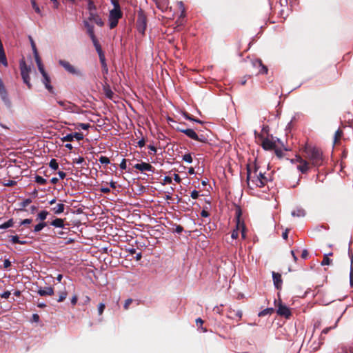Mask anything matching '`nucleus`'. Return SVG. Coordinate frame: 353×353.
Returning a JSON list of instances; mask_svg holds the SVG:
<instances>
[{
	"label": "nucleus",
	"instance_id": "obj_22",
	"mask_svg": "<svg viewBox=\"0 0 353 353\" xmlns=\"http://www.w3.org/2000/svg\"><path fill=\"white\" fill-rule=\"evenodd\" d=\"M34 56V59H35L36 63L37 64L38 69H39V72L41 73H44V72L46 70H45V69L43 68V64L41 63V58H40L39 54H35Z\"/></svg>",
	"mask_w": 353,
	"mask_h": 353
},
{
	"label": "nucleus",
	"instance_id": "obj_25",
	"mask_svg": "<svg viewBox=\"0 0 353 353\" xmlns=\"http://www.w3.org/2000/svg\"><path fill=\"white\" fill-rule=\"evenodd\" d=\"M58 294H59V299H57V302L61 303L65 300V299L68 296V292L66 291L65 289H64L62 291H59L58 292Z\"/></svg>",
	"mask_w": 353,
	"mask_h": 353
},
{
	"label": "nucleus",
	"instance_id": "obj_53",
	"mask_svg": "<svg viewBox=\"0 0 353 353\" xmlns=\"http://www.w3.org/2000/svg\"><path fill=\"white\" fill-rule=\"evenodd\" d=\"M10 238V241L12 243H19V236L17 235H12V236H9Z\"/></svg>",
	"mask_w": 353,
	"mask_h": 353
},
{
	"label": "nucleus",
	"instance_id": "obj_55",
	"mask_svg": "<svg viewBox=\"0 0 353 353\" xmlns=\"http://www.w3.org/2000/svg\"><path fill=\"white\" fill-rule=\"evenodd\" d=\"M111 2L114 6L113 9L121 10L120 4L118 0H111Z\"/></svg>",
	"mask_w": 353,
	"mask_h": 353
},
{
	"label": "nucleus",
	"instance_id": "obj_38",
	"mask_svg": "<svg viewBox=\"0 0 353 353\" xmlns=\"http://www.w3.org/2000/svg\"><path fill=\"white\" fill-rule=\"evenodd\" d=\"M1 183L5 186H13L17 182L14 180H6L4 179L3 181H1Z\"/></svg>",
	"mask_w": 353,
	"mask_h": 353
},
{
	"label": "nucleus",
	"instance_id": "obj_26",
	"mask_svg": "<svg viewBox=\"0 0 353 353\" xmlns=\"http://www.w3.org/2000/svg\"><path fill=\"white\" fill-rule=\"evenodd\" d=\"M84 26L87 29V32L90 37L94 35V26L88 23V21H84Z\"/></svg>",
	"mask_w": 353,
	"mask_h": 353
},
{
	"label": "nucleus",
	"instance_id": "obj_8",
	"mask_svg": "<svg viewBox=\"0 0 353 353\" xmlns=\"http://www.w3.org/2000/svg\"><path fill=\"white\" fill-rule=\"evenodd\" d=\"M57 102L59 105L63 107V110L68 112H76L78 109L77 105L68 101L57 100Z\"/></svg>",
	"mask_w": 353,
	"mask_h": 353
},
{
	"label": "nucleus",
	"instance_id": "obj_20",
	"mask_svg": "<svg viewBox=\"0 0 353 353\" xmlns=\"http://www.w3.org/2000/svg\"><path fill=\"white\" fill-rule=\"evenodd\" d=\"M50 225L55 228H63L64 227V220L60 218H57L50 223Z\"/></svg>",
	"mask_w": 353,
	"mask_h": 353
},
{
	"label": "nucleus",
	"instance_id": "obj_52",
	"mask_svg": "<svg viewBox=\"0 0 353 353\" xmlns=\"http://www.w3.org/2000/svg\"><path fill=\"white\" fill-rule=\"evenodd\" d=\"M30 42H31V46H32V50H33V52H34V55L39 54L38 52H37V47H36L35 43L34 42L33 39L30 37Z\"/></svg>",
	"mask_w": 353,
	"mask_h": 353
},
{
	"label": "nucleus",
	"instance_id": "obj_6",
	"mask_svg": "<svg viewBox=\"0 0 353 353\" xmlns=\"http://www.w3.org/2000/svg\"><path fill=\"white\" fill-rule=\"evenodd\" d=\"M296 161L299 163V164L297 165V169L302 173V174H306L308 172L310 169L312 167V165L310 162H309L305 159H303L300 156L296 157Z\"/></svg>",
	"mask_w": 353,
	"mask_h": 353
},
{
	"label": "nucleus",
	"instance_id": "obj_36",
	"mask_svg": "<svg viewBox=\"0 0 353 353\" xmlns=\"http://www.w3.org/2000/svg\"><path fill=\"white\" fill-rule=\"evenodd\" d=\"M1 64L3 65L4 66L8 65L6 53L4 52L2 45H1Z\"/></svg>",
	"mask_w": 353,
	"mask_h": 353
},
{
	"label": "nucleus",
	"instance_id": "obj_35",
	"mask_svg": "<svg viewBox=\"0 0 353 353\" xmlns=\"http://www.w3.org/2000/svg\"><path fill=\"white\" fill-rule=\"evenodd\" d=\"M49 166L54 170H57L59 168V164L57 160L52 159L49 163Z\"/></svg>",
	"mask_w": 353,
	"mask_h": 353
},
{
	"label": "nucleus",
	"instance_id": "obj_63",
	"mask_svg": "<svg viewBox=\"0 0 353 353\" xmlns=\"http://www.w3.org/2000/svg\"><path fill=\"white\" fill-rule=\"evenodd\" d=\"M163 181H164V183L163 184H165V183L170 184V183H172V180L170 176H166L164 177Z\"/></svg>",
	"mask_w": 353,
	"mask_h": 353
},
{
	"label": "nucleus",
	"instance_id": "obj_61",
	"mask_svg": "<svg viewBox=\"0 0 353 353\" xmlns=\"http://www.w3.org/2000/svg\"><path fill=\"white\" fill-rule=\"evenodd\" d=\"M199 193L198 191L196 190H193L192 192H191V197L194 199H196L199 197Z\"/></svg>",
	"mask_w": 353,
	"mask_h": 353
},
{
	"label": "nucleus",
	"instance_id": "obj_41",
	"mask_svg": "<svg viewBox=\"0 0 353 353\" xmlns=\"http://www.w3.org/2000/svg\"><path fill=\"white\" fill-rule=\"evenodd\" d=\"M133 299H131V298H129L128 299H126L124 302V304H123V309L125 310H128L129 308H130V305L132 304V303L133 302Z\"/></svg>",
	"mask_w": 353,
	"mask_h": 353
},
{
	"label": "nucleus",
	"instance_id": "obj_46",
	"mask_svg": "<svg viewBox=\"0 0 353 353\" xmlns=\"http://www.w3.org/2000/svg\"><path fill=\"white\" fill-rule=\"evenodd\" d=\"M73 139L75 138L77 141H81L83 139V134L81 132L72 133Z\"/></svg>",
	"mask_w": 353,
	"mask_h": 353
},
{
	"label": "nucleus",
	"instance_id": "obj_10",
	"mask_svg": "<svg viewBox=\"0 0 353 353\" xmlns=\"http://www.w3.org/2000/svg\"><path fill=\"white\" fill-rule=\"evenodd\" d=\"M134 168L137 170H139L141 172L148 171L152 172L154 171V168L152 166L150 163L145 162H141V163H137L134 165Z\"/></svg>",
	"mask_w": 353,
	"mask_h": 353
},
{
	"label": "nucleus",
	"instance_id": "obj_60",
	"mask_svg": "<svg viewBox=\"0 0 353 353\" xmlns=\"http://www.w3.org/2000/svg\"><path fill=\"white\" fill-rule=\"evenodd\" d=\"M32 220L31 219H26L24 220H23L21 223H20V225H29L32 223Z\"/></svg>",
	"mask_w": 353,
	"mask_h": 353
},
{
	"label": "nucleus",
	"instance_id": "obj_45",
	"mask_svg": "<svg viewBox=\"0 0 353 353\" xmlns=\"http://www.w3.org/2000/svg\"><path fill=\"white\" fill-rule=\"evenodd\" d=\"M15 170H19V168L16 165H10L6 168L7 174H10L13 172Z\"/></svg>",
	"mask_w": 353,
	"mask_h": 353
},
{
	"label": "nucleus",
	"instance_id": "obj_15",
	"mask_svg": "<svg viewBox=\"0 0 353 353\" xmlns=\"http://www.w3.org/2000/svg\"><path fill=\"white\" fill-rule=\"evenodd\" d=\"M261 146L265 150H272L276 148V143L270 139L265 138L263 139Z\"/></svg>",
	"mask_w": 353,
	"mask_h": 353
},
{
	"label": "nucleus",
	"instance_id": "obj_54",
	"mask_svg": "<svg viewBox=\"0 0 353 353\" xmlns=\"http://www.w3.org/2000/svg\"><path fill=\"white\" fill-rule=\"evenodd\" d=\"M238 236H239V228L237 227L236 229L232 230V234H231V237L233 239H237Z\"/></svg>",
	"mask_w": 353,
	"mask_h": 353
},
{
	"label": "nucleus",
	"instance_id": "obj_40",
	"mask_svg": "<svg viewBox=\"0 0 353 353\" xmlns=\"http://www.w3.org/2000/svg\"><path fill=\"white\" fill-rule=\"evenodd\" d=\"M182 159H183V161H184L187 163H191L193 161L190 153H187V154H184L183 156Z\"/></svg>",
	"mask_w": 353,
	"mask_h": 353
},
{
	"label": "nucleus",
	"instance_id": "obj_34",
	"mask_svg": "<svg viewBox=\"0 0 353 353\" xmlns=\"http://www.w3.org/2000/svg\"><path fill=\"white\" fill-rule=\"evenodd\" d=\"M46 225L47 223L46 222H41L34 226V232H38L41 231L43 228H45Z\"/></svg>",
	"mask_w": 353,
	"mask_h": 353
},
{
	"label": "nucleus",
	"instance_id": "obj_30",
	"mask_svg": "<svg viewBox=\"0 0 353 353\" xmlns=\"http://www.w3.org/2000/svg\"><path fill=\"white\" fill-rule=\"evenodd\" d=\"M305 214V212L304 210L303 209H299L297 210H294L292 212V215L293 216H304Z\"/></svg>",
	"mask_w": 353,
	"mask_h": 353
},
{
	"label": "nucleus",
	"instance_id": "obj_64",
	"mask_svg": "<svg viewBox=\"0 0 353 353\" xmlns=\"http://www.w3.org/2000/svg\"><path fill=\"white\" fill-rule=\"evenodd\" d=\"M11 266V262L8 259H5L3 261V267L7 269Z\"/></svg>",
	"mask_w": 353,
	"mask_h": 353
},
{
	"label": "nucleus",
	"instance_id": "obj_59",
	"mask_svg": "<svg viewBox=\"0 0 353 353\" xmlns=\"http://www.w3.org/2000/svg\"><path fill=\"white\" fill-rule=\"evenodd\" d=\"M84 161V158L79 157L78 158H76L73 160V162L77 164H81Z\"/></svg>",
	"mask_w": 353,
	"mask_h": 353
},
{
	"label": "nucleus",
	"instance_id": "obj_21",
	"mask_svg": "<svg viewBox=\"0 0 353 353\" xmlns=\"http://www.w3.org/2000/svg\"><path fill=\"white\" fill-rule=\"evenodd\" d=\"M64 209H65V205L63 203H59L55 207L52 208V211L55 214H60L62 212H63Z\"/></svg>",
	"mask_w": 353,
	"mask_h": 353
},
{
	"label": "nucleus",
	"instance_id": "obj_50",
	"mask_svg": "<svg viewBox=\"0 0 353 353\" xmlns=\"http://www.w3.org/2000/svg\"><path fill=\"white\" fill-rule=\"evenodd\" d=\"M62 141H72L74 139H73V137H72V134H67L66 136L63 137L62 139H61Z\"/></svg>",
	"mask_w": 353,
	"mask_h": 353
},
{
	"label": "nucleus",
	"instance_id": "obj_3",
	"mask_svg": "<svg viewBox=\"0 0 353 353\" xmlns=\"http://www.w3.org/2000/svg\"><path fill=\"white\" fill-rule=\"evenodd\" d=\"M19 68L23 83L27 85L29 89H30L32 88V85L30 83L29 74L31 72V67L26 64L24 57H23L19 61Z\"/></svg>",
	"mask_w": 353,
	"mask_h": 353
},
{
	"label": "nucleus",
	"instance_id": "obj_48",
	"mask_svg": "<svg viewBox=\"0 0 353 353\" xmlns=\"http://www.w3.org/2000/svg\"><path fill=\"white\" fill-rule=\"evenodd\" d=\"M98 54H99V60H100L101 64V65H105V63H106V60H105L104 52H102L99 53Z\"/></svg>",
	"mask_w": 353,
	"mask_h": 353
},
{
	"label": "nucleus",
	"instance_id": "obj_62",
	"mask_svg": "<svg viewBox=\"0 0 353 353\" xmlns=\"http://www.w3.org/2000/svg\"><path fill=\"white\" fill-rule=\"evenodd\" d=\"M119 166H120V168L122 170H125L126 168V159H122Z\"/></svg>",
	"mask_w": 353,
	"mask_h": 353
},
{
	"label": "nucleus",
	"instance_id": "obj_58",
	"mask_svg": "<svg viewBox=\"0 0 353 353\" xmlns=\"http://www.w3.org/2000/svg\"><path fill=\"white\" fill-rule=\"evenodd\" d=\"M77 301H78V296L77 294H74L72 296V297L71 298V304L72 305V307H74V305H76L77 303Z\"/></svg>",
	"mask_w": 353,
	"mask_h": 353
},
{
	"label": "nucleus",
	"instance_id": "obj_47",
	"mask_svg": "<svg viewBox=\"0 0 353 353\" xmlns=\"http://www.w3.org/2000/svg\"><path fill=\"white\" fill-rule=\"evenodd\" d=\"M105 94L108 99H112L114 95V92L110 88H105Z\"/></svg>",
	"mask_w": 353,
	"mask_h": 353
},
{
	"label": "nucleus",
	"instance_id": "obj_16",
	"mask_svg": "<svg viewBox=\"0 0 353 353\" xmlns=\"http://www.w3.org/2000/svg\"><path fill=\"white\" fill-rule=\"evenodd\" d=\"M37 293L39 295H40L41 296H52L54 294V288L52 287L49 286V287H45L44 288H40L38 290Z\"/></svg>",
	"mask_w": 353,
	"mask_h": 353
},
{
	"label": "nucleus",
	"instance_id": "obj_18",
	"mask_svg": "<svg viewBox=\"0 0 353 353\" xmlns=\"http://www.w3.org/2000/svg\"><path fill=\"white\" fill-rule=\"evenodd\" d=\"M123 16L121 10L112 9L110 11L109 18L120 19Z\"/></svg>",
	"mask_w": 353,
	"mask_h": 353
},
{
	"label": "nucleus",
	"instance_id": "obj_14",
	"mask_svg": "<svg viewBox=\"0 0 353 353\" xmlns=\"http://www.w3.org/2000/svg\"><path fill=\"white\" fill-rule=\"evenodd\" d=\"M1 100L3 101L6 108L9 110L12 109V103L8 98L7 92L6 91L4 87L1 84Z\"/></svg>",
	"mask_w": 353,
	"mask_h": 353
},
{
	"label": "nucleus",
	"instance_id": "obj_4",
	"mask_svg": "<svg viewBox=\"0 0 353 353\" xmlns=\"http://www.w3.org/2000/svg\"><path fill=\"white\" fill-rule=\"evenodd\" d=\"M275 305L277 307L276 313L279 316H283L286 319H290L292 316V312L290 309L287 307L285 305L282 303L281 300L279 299L277 302L276 300L274 301Z\"/></svg>",
	"mask_w": 353,
	"mask_h": 353
},
{
	"label": "nucleus",
	"instance_id": "obj_13",
	"mask_svg": "<svg viewBox=\"0 0 353 353\" xmlns=\"http://www.w3.org/2000/svg\"><path fill=\"white\" fill-rule=\"evenodd\" d=\"M272 279L275 288L277 290H281L283 283L281 274L275 272H272Z\"/></svg>",
	"mask_w": 353,
	"mask_h": 353
},
{
	"label": "nucleus",
	"instance_id": "obj_7",
	"mask_svg": "<svg viewBox=\"0 0 353 353\" xmlns=\"http://www.w3.org/2000/svg\"><path fill=\"white\" fill-rule=\"evenodd\" d=\"M59 63L69 73L77 76L81 75L80 70L77 69L74 65H71L68 61L65 60H59Z\"/></svg>",
	"mask_w": 353,
	"mask_h": 353
},
{
	"label": "nucleus",
	"instance_id": "obj_39",
	"mask_svg": "<svg viewBox=\"0 0 353 353\" xmlns=\"http://www.w3.org/2000/svg\"><path fill=\"white\" fill-rule=\"evenodd\" d=\"M13 224H14V221L11 219L8 220L7 222H5L4 223L1 224V229H6L10 227H12V226H13Z\"/></svg>",
	"mask_w": 353,
	"mask_h": 353
},
{
	"label": "nucleus",
	"instance_id": "obj_23",
	"mask_svg": "<svg viewBox=\"0 0 353 353\" xmlns=\"http://www.w3.org/2000/svg\"><path fill=\"white\" fill-rule=\"evenodd\" d=\"M332 254H333L332 252H330L329 254H324L323 259L321 263V265H330L332 260L329 258V256H332Z\"/></svg>",
	"mask_w": 353,
	"mask_h": 353
},
{
	"label": "nucleus",
	"instance_id": "obj_12",
	"mask_svg": "<svg viewBox=\"0 0 353 353\" xmlns=\"http://www.w3.org/2000/svg\"><path fill=\"white\" fill-rule=\"evenodd\" d=\"M88 20L95 23L99 26H103V21L97 12L89 13Z\"/></svg>",
	"mask_w": 353,
	"mask_h": 353
},
{
	"label": "nucleus",
	"instance_id": "obj_42",
	"mask_svg": "<svg viewBox=\"0 0 353 353\" xmlns=\"http://www.w3.org/2000/svg\"><path fill=\"white\" fill-rule=\"evenodd\" d=\"M99 161L101 164L108 165L110 163V159L105 156H101L99 159Z\"/></svg>",
	"mask_w": 353,
	"mask_h": 353
},
{
	"label": "nucleus",
	"instance_id": "obj_31",
	"mask_svg": "<svg viewBox=\"0 0 353 353\" xmlns=\"http://www.w3.org/2000/svg\"><path fill=\"white\" fill-rule=\"evenodd\" d=\"M34 181L40 185H46L47 183L46 179L39 175H36L34 177Z\"/></svg>",
	"mask_w": 353,
	"mask_h": 353
},
{
	"label": "nucleus",
	"instance_id": "obj_32",
	"mask_svg": "<svg viewBox=\"0 0 353 353\" xmlns=\"http://www.w3.org/2000/svg\"><path fill=\"white\" fill-rule=\"evenodd\" d=\"M88 9L89 10V13L96 12V6L92 0H88Z\"/></svg>",
	"mask_w": 353,
	"mask_h": 353
},
{
	"label": "nucleus",
	"instance_id": "obj_24",
	"mask_svg": "<svg viewBox=\"0 0 353 353\" xmlns=\"http://www.w3.org/2000/svg\"><path fill=\"white\" fill-rule=\"evenodd\" d=\"M343 131L341 129H338L335 132L334 138V145L337 144L340 141V140L343 136Z\"/></svg>",
	"mask_w": 353,
	"mask_h": 353
},
{
	"label": "nucleus",
	"instance_id": "obj_19",
	"mask_svg": "<svg viewBox=\"0 0 353 353\" xmlns=\"http://www.w3.org/2000/svg\"><path fill=\"white\" fill-rule=\"evenodd\" d=\"M254 65H256V66L258 65L260 68V69L259 70V73L267 74L268 68L263 64L261 60H260V59L256 60L254 62Z\"/></svg>",
	"mask_w": 353,
	"mask_h": 353
},
{
	"label": "nucleus",
	"instance_id": "obj_28",
	"mask_svg": "<svg viewBox=\"0 0 353 353\" xmlns=\"http://www.w3.org/2000/svg\"><path fill=\"white\" fill-rule=\"evenodd\" d=\"M30 2H31V5H32V8L34 10V11L39 14V15H42V13H41V9L39 7V6L37 5V2L35 0H30Z\"/></svg>",
	"mask_w": 353,
	"mask_h": 353
},
{
	"label": "nucleus",
	"instance_id": "obj_2",
	"mask_svg": "<svg viewBox=\"0 0 353 353\" xmlns=\"http://www.w3.org/2000/svg\"><path fill=\"white\" fill-rule=\"evenodd\" d=\"M303 156L310 162L312 167H319L323 164V157L321 150L312 145H306L303 149Z\"/></svg>",
	"mask_w": 353,
	"mask_h": 353
},
{
	"label": "nucleus",
	"instance_id": "obj_29",
	"mask_svg": "<svg viewBox=\"0 0 353 353\" xmlns=\"http://www.w3.org/2000/svg\"><path fill=\"white\" fill-rule=\"evenodd\" d=\"M48 212L46 210L41 211L38 215H37V219H39L42 222L46 219L47 216L48 215Z\"/></svg>",
	"mask_w": 353,
	"mask_h": 353
},
{
	"label": "nucleus",
	"instance_id": "obj_1",
	"mask_svg": "<svg viewBox=\"0 0 353 353\" xmlns=\"http://www.w3.org/2000/svg\"><path fill=\"white\" fill-rule=\"evenodd\" d=\"M259 167L256 162L254 163L253 165H247L246 182L248 187L251 190L263 188L268 181L267 176L265 175V173L259 171Z\"/></svg>",
	"mask_w": 353,
	"mask_h": 353
},
{
	"label": "nucleus",
	"instance_id": "obj_37",
	"mask_svg": "<svg viewBox=\"0 0 353 353\" xmlns=\"http://www.w3.org/2000/svg\"><path fill=\"white\" fill-rule=\"evenodd\" d=\"M119 20V19H114L109 18L110 28V29L114 28L117 26Z\"/></svg>",
	"mask_w": 353,
	"mask_h": 353
},
{
	"label": "nucleus",
	"instance_id": "obj_57",
	"mask_svg": "<svg viewBox=\"0 0 353 353\" xmlns=\"http://www.w3.org/2000/svg\"><path fill=\"white\" fill-rule=\"evenodd\" d=\"M194 140L201 142V143H207L208 142V139L205 138V137L204 135H201V136L198 135V139H194Z\"/></svg>",
	"mask_w": 353,
	"mask_h": 353
},
{
	"label": "nucleus",
	"instance_id": "obj_17",
	"mask_svg": "<svg viewBox=\"0 0 353 353\" xmlns=\"http://www.w3.org/2000/svg\"><path fill=\"white\" fill-rule=\"evenodd\" d=\"M242 311L240 310H235L234 309L229 308L227 316L230 319H234L235 317H238L240 320L242 318Z\"/></svg>",
	"mask_w": 353,
	"mask_h": 353
},
{
	"label": "nucleus",
	"instance_id": "obj_44",
	"mask_svg": "<svg viewBox=\"0 0 353 353\" xmlns=\"http://www.w3.org/2000/svg\"><path fill=\"white\" fill-rule=\"evenodd\" d=\"M196 325L199 327H201L202 331L203 332H205L207 331V330L205 328H203L202 327L203 324V321L201 319V318H198L197 319H196Z\"/></svg>",
	"mask_w": 353,
	"mask_h": 353
},
{
	"label": "nucleus",
	"instance_id": "obj_33",
	"mask_svg": "<svg viewBox=\"0 0 353 353\" xmlns=\"http://www.w3.org/2000/svg\"><path fill=\"white\" fill-rule=\"evenodd\" d=\"M183 117L187 119V120H190V121H195L196 123H201L202 121L199 120V119H194L193 118L189 113L186 112H183Z\"/></svg>",
	"mask_w": 353,
	"mask_h": 353
},
{
	"label": "nucleus",
	"instance_id": "obj_49",
	"mask_svg": "<svg viewBox=\"0 0 353 353\" xmlns=\"http://www.w3.org/2000/svg\"><path fill=\"white\" fill-rule=\"evenodd\" d=\"M105 308V305L104 303H101L98 305V314L99 315H101Z\"/></svg>",
	"mask_w": 353,
	"mask_h": 353
},
{
	"label": "nucleus",
	"instance_id": "obj_43",
	"mask_svg": "<svg viewBox=\"0 0 353 353\" xmlns=\"http://www.w3.org/2000/svg\"><path fill=\"white\" fill-rule=\"evenodd\" d=\"M32 203V199H24L21 203H20V207L21 208H24L26 207H27L29 204H30Z\"/></svg>",
	"mask_w": 353,
	"mask_h": 353
},
{
	"label": "nucleus",
	"instance_id": "obj_56",
	"mask_svg": "<svg viewBox=\"0 0 353 353\" xmlns=\"http://www.w3.org/2000/svg\"><path fill=\"white\" fill-rule=\"evenodd\" d=\"M273 150H274V152L278 157L281 158L283 156V151L281 149L276 148V147Z\"/></svg>",
	"mask_w": 353,
	"mask_h": 353
},
{
	"label": "nucleus",
	"instance_id": "obj_51",
	"mask_svg": "<svg viewBox=\"0 0 353 353\" xmlns=\"http://www.w3.org/2000/svg\"><path fill=\"white\" fill-rule=\"evenodd\" d=\"M77 126L81 128L83 130H88L91 127L89 123H77Z\"/></svg>",
	"mask_w": 353,
	"mask_h": 353
},
{
	"label": "nucleus",
	"instance_id": "obj_11",
	"mask_svg": "<svg viewBox=\"0 0 353 353\" xmlns=\"http://www.w3.org/2000/svg\"><path fill=\"white\" fill-rule=\"evenodd\" d=\"M43 76V83L46 88L52 94H55L53 87L50 84V78L45 71L44 73H41Z\"/></svg>",
	"mask_w": 353,
	"mask_h": 353
},
{
	"label": "nucleus",
	"instance_id": "obj_5",
	"mask_svg": "<svg viewBox=\"0 0 353 353\" xmlns=\"http://www.w3.org/2000/svg\"><path fill=\"white\" fill-rule=\"evenodd\" d=\"M136 26L137 31L141 34H144L147 26V19L142 11L138 13Z\"/></svg>",
	"mask_w": 353,
	"mask_h": 353
},
{
	"label": "nucleus",
	"instance_id": "obj_9",
	"mask_svg": "<svg viewBox=\"0 0 353 353\" xmlns=\"http://www.w3.org/2000/svg\"><path fill=\"white\" fill-rule=\"evenodd\" d=\"M175 129L177 131L181 132L185 134L187 137H188L189 138H190V139H192L193 140L198 139V134L192 129H190V128H187V129L180 128L179 125H177L175 128Z\"/></svg>",
	"mask_w": 353,
	"mask_h": 353
},
{
	"label": "nucleus",
	"instance_id": "obj_27",
	"mask_svg": "<svg viewBox=\"0 0 353 353\" xmlns=\"http://www.w3.org/2000/svg\"><path fill=\"white\" fill-rule=\"evenodd\" d=\"M274 310L272 307L266 308L262 311H261L258 316H264L266 315H270L274 312Z\"/></svg>",
	"mask_w": 353,
	"mask_h": 353
}]
</instances>
